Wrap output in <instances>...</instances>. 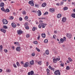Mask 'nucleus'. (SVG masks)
<instances>
[{"label": "nucleus", "mask_w": 75, "mask_h": 75, "mask_svg": "<svg viewBox=\"0 0 75 75\" xmlns=\"http://www.w3.org/2000/svg\"><path fill=\"white\" fill-rule=\"evenodd\" d=\"M2 69H0V72H2Z\"/></svg>", "instance_id": "obj_57"}, {"label": "nucleus", "mask_w": 75, "mask_h": 75, "mask_svg": "<svg viewBox=\"0 0 75 75\" xmlns=\"http://www.w3.org/2000/svg\"><path fill=\"white\" fill-rule=\"evenodd\" d=\"M66 69H67V70H68L69 69V67L67 66L66 67Z\"/></svg>", "instance_id": "obj_39"}, {"label": "nucleus", "mask_w": 75, "mask_h": 75, "mask_svg": "<svg viewBox=\"0 0 75 75\" xmlns=\"http://www.w3.org/2000/svg\"><path fill=\"white\" fill-rule=\"evenodd\" d=\"M35 55V54L34 53H33L32 54V56L33 57H34Z\"/></svg>", "instance_id": "obj_54"}, {"label": "nucleus", "mask_w": 75, "mask_h": 75, "mask_svg": "<svg viewBox=\"0 0 75 75\" xmlns=\"http://www.w3.org/2000/svg\"><path fill=\"white\" fill-rule=\"evenodd\" d=\"M29 26H26L25 27L26 29H27L28 30V29H29Z\"/></svg>", "instance_id": "obj_44"}, {"label": "nucleus", "mask_w": 75, "mask_h": 75, "mask_svg": "<svg viewBox=\"0 0 75 75\" xmlns=\"http://www.w3.org/2000/svg\"><path fill=\"white\" fill-rule=\"evenodd\" d=\"M4 51L5 52H6V53H7V52H8V51L7 50H4Z\"/></svg>", "instance_id": "obj_41"}, {"label": "nucleus", "mask_w": 75, "mask_h": 75, "mask_svg": "<svg viewBox=\"0 0 75 75\" xmlns=\"http://www.w3.org/2000/svg\"><path fill=\"white\" fill-rule=\"evenodd\" d=\"M3 27L5 29H7V26L6 25H4L3 26Z\"/></svg>", "instance_id": "obj_32"}, {"label": "nucleus", "mask_w": 75, "mask_h": 75, "mask_svg": "<svg viewBox=\"0 0 75 75\" xmlns=\"http://www.w3.org/2000/svg\"><path fill=\"white\" fill-rule=\"evenodd\" d=\"M0 31L2 32H3L4 33H6V29H1Z\"/></svg>", "instance_id": "obj_10"}, {"label": "nucleus", "mask_w": 75, "mask_h": 75, "mask_svg": "<svg viewBox=\"0 0 75 75\" xmlns=\"http://www.w3.org/2000/svg\"><path fill=\"white\" fill-rule=\"evenodd\" d=\"M64 64L63 63H62L61 64H60V66H61L62 67H64Z\"/></svg>", "instance_id": "obj_36"}, {"label": "nucleus", "mask_w": 75, "mask_h": 75, "mask_svg": "<svg viewBox=\"0 0 75 75\" xmlns=\"http://www.w3.org/2000/svg\"><path fill=\"white\" fill-rule=\"evenodd\" d=\"M38 64H39V65H41L42 64L41 61H40L39 62H38Z\"/></svg>", "instance_id": "obj_38"}, {"label": "nucleus", "mask_w": 75, "mask_h": 75, "mask_svg": "<svg viewBox=\"0 0 75 75\" xmlns=\"http://www.w3.org/2000/svg\"><path fill=\"white\" fill-rule=\"evenodd\" d=\"M49 68L50 69H51V70H52L53 71H55V69L52 67H51V66L50 65L49 67Z\"/></svg>", "instance_id": "obj_8"}, {"label": "nucleus", "mask_w": 75, "mask_h": 75, "mask_svg": "<svg viewBox=\"0 0 75 75\" xmlns=\"http://www.w3.org/2000/svg\"><path fill=\"white\" fill-rule=\"evenodd\" d=\"M64 3L63 2H62L61 3V4H60V5H61V6H62V4H63Z\"/></svg>", "instance_id": "obj_60"}, {"label": "nucleus", "mask_w": 75, "mask_h": 75, "mask_svg": "<svg viewBox=\"0 0 75 75\" xmlns=\"http://www.w3.org/2000/svg\"><path fill=\"white\" fill-rule=\"evenodd\" d=\"M46 64H47V66H48V64H49V63H48V62H47Z\"/></svg>", "instance_id": "obj_55"}, {"label": "nucleus", "mask_w": 75, "mask_h": 75, "mask_svg": "<svg viewBox=\"0 0 75 75\" xmlns=\"http://www.w3.org/2000/svg\"><path fill=\"white\" fill-rule=\"evenodd\" d=\"M1 10H2V11H4V8L2 7L1 8Z\"/></svg>", "instance_id": "obj_52"}, {"label": "nucleus", "mask_w": 75, "mask_h": 75, "mask_svg": "<svg viewBox=\"0 0 75 75\" xmlns=\"http://www.w3.org/2000/svg\"><path fill=\"white\" fill-rule=\"evenodd\" d=\"M40 24H41V26L42 28H44L45 27V26L47 24L43 23V21L40 20Z\"/></svg>", "instance_id": "obj_1"}, {"label": "nucleus", "mask_w": 75, "mask_h": 75, "mask_svg": "<svg viewBox=\"0 0 75 75\" xmlns=\"http://www.w3.org/2000/svg\"><path fill=\"white\" fill-rule=\"evenodd\" d=\"M48 40L46 39L44 40V42H45V43H47V42H48Z\"/></svg>", "instance_id": "obj_28"}, {"label": "nucleus", "mask_w": 75, "mask_h": 75, "mask_svg": "<svg viewBox=\"0 0 75 75\" xmlns=\"http://www.w3.org/2000/svg\"><path fill=\"white\" fill-rule=\"evenodd\" d=\"M16 51H17L18 52H20V51H21V48H20V47H16Z\"/></svg>", "instance_id": "obj_6"}, {"label": "nucleus", "mask_w": 75, "mask_h": 75, "mask_svg": "<svg viewBox=\"0 0 75 75\" xmlns=\"http://www.w3.org/2000/svg\"><path fill=\"white\" fill-rule=\"evenodd\" d=\"M67 37H68V38H71L72 37V35L69 34H67Z\"/></svg>", "instance_id": "obj_11"}, {"label": "nucleus", "mask_w": 75, "mask_h": 75, "mask_svg": "<svg viewBox=\"0 0 75 75\" xmlns=\"http://www.w3.org/2000/svg\"><path fill=\"white\" fill-rule=\"evenodd\" d=\"M21 64H23V61L21 62Z\"/></svg>", "instance_id": "obj_61"}, {"label": "nucleus", "mask_w": 75, "mask_h": 75, "mask_svg": "<svg viewBox=\"0 0 75 75\" xmlns=\"http://www.w3.org/2000/svg\"><path fill=\"white\" fill-rule=\"evenodd\" d=\"M57 59H53V61L54 63H57Z\"/></svg>", "instance_id": "obj_22"}, {"label": "nucleus", "mask_w": 75, "mask_h": 75, "mask_svg": "<svg viewBox=\"0 0 75 75\" xmlns=\"http://www.w3.org/2000/svg\"><path fill=\"white\" fill-rule=\"evenodd\" d=\"M56 59L57 61H59L60 60V58H57Z\"/></svg>", "instance_id": "obj_49"}, {"label": "nucleus", "mask_w": 75, "mask_h": 75, "mask_svg": "<svg viewBox=\"0 0 75 75\" xmlns=\"http://www.w3.org/2000/svg\"><path fill=\"white\" fill-rule=\"evenodd\" d=\"M6 72L9 73V72H11V70H10V69H7V70H6Z\"/></svg>", "instance_id": "obj_33"}, {"label": "nucleus", "mask_w": 75, "mask_h": 75, "mask_svg": "<svg viewBox=\"0 0 75 75\" xmlns=\"http://www.w3.org/2000/svg\"><path fill=\"white\" fill-rule=\"evenodd\" d=\"M45 53L47 55L49 54V51L48 50H46L45 51Z\"/></svg>", "instance_id": "obj_26"}, {"label": "nucleus", "mask_w": 75, "mask_h": 75, "mask_svg": "<svg viewBox=\"0 0 75 75\" xmlns=\"http://www.w3.org/2000/svg\"><path fill=\"white\" fill-rule=\"evenodd\" d=\"M25 19H26V20H27V19L28 18V16H25Z\"/></svg>", "instance_id": "obj_46"}, {"label": "nucleus", "mask_w": 75, "mask_h": 75, "mask_svg": "<svg viewBox=\"0 0 75 75\" xmlns=\"http://www.w3.org/2000/svg\"><path fill=\"white\" fill-rule=\"evenodd\" d=\"M40 35H39L38 36V40H40Z\"/></svg>", "instance_id": "obj_53"}, {"label": "nucleus", "mask_w": 75, "mask_h": 75, "mask_svg": "<svg viewBox=\"0 0 75 75\" xmlns=\"http://www.w3.org/2000/svg\"><path fill=\"white\" fill-rule=\"evenodd\" d=\"M55 37H56V35H54L53 36V38L54 39H55Z\"/></svg>", "instance_id": "obj_43"}, {"label": "nucleus", "mask_w": 75, "mask_h": 75, "mask_svg": "<svg viewBox=\"0 0 75 75\" xmlns=\"http://www.w3.org/2000/svg\"><path fill=\"white\" fill-rule=\"evenodd\" d=\"M34 42V44H37V43H38V42L37 41H35Z\"/></svg>", "instance_id": "obj_50"}, {"label": "nucleus", "mask_w": 75, "mask_h": 75, "mask_svg": "<svg viewBox=\"0 0 75 75\" xmlns=\"http://www.w3.org/2000/svg\"><path fill=\"white\" fill-rule=\"evenodd\" d=\"M29 37H30V35H26V37H27V38H29Z\"/></svg>", "instance_id": "obj_51"}, {"label": "nucleus", "mask_w": 75, "mask_h": 75, "mask_svg": "<svg viewBox=\"0 0 75 75\" xmlns=\"http://www.w3.org/2000/svg\"><path fill=\"white\" fill-rule=\"evenodd\" d=\"M2 22L4 24H8V21L5 19H4L2 20Z\"/></svg>", "instance_id": "obj_2"}, {"label": "nucleus", "mask_w": 75, "mask_h": 75, "mask_svg": "<svg viewBox=\"0 0 75 75\" xmlns=\"http://www.w3.org/2000/svg\"><path fill=\"white\" fill-rule=\"evenodd\" d=\"M33 13H36V11H33Z\"/></svg>", "instance_id": "obj_64"}, {"label": "nucleus", "mask_w": 75, "mask_h": 75, "mask_svg": "<svg viewBox=\"0 0 75 75\" xmlns=\"http://www.w3.org/2000/svg\"><path fill=\"white\" fill-rule=\"evenodd\" d=\"M22 14H24V15H25V14H26V11H23L22 12Z\"/></svg>", "instance_id": "obj_24"}, {"label": "nucleus", "mask_w": 75, "mask_h": 75, "mask_svg": "<svg viewBox=\"0 0 75 75\" xmlns=\"http://www.w3.org/2000/svg\"><path fill=\"white\" fill-rule=\"evenodd\" d=\"M6 11L8 12H9V11H10V10L8 9H6Z\"/></svg>", "instance_id": "obj_45"}, {"label": "nucleus", "mask_w": 75, "mask_h": 75, "mask_svg": "<svg viewBox=\"0 0 75 75\" xmlns=\"http://www.w3.org/2000/svg\"><path fill=\"white\" fill-rule=\"evenodd\" d=\"M50 10L52 13H54V10L52 8L50 9Z\"/></svg>", "instance_id": "obj_21"}, {"label": "nucleus", "mask_w": 75, "mask_h": 75, "mask_svg": "<svg viewBox=\"0 0 75 75\" xmlns=\"http://www.w3.org/2000/svg\"><path fill=\"white\" fill-rule=\"evenodd\" d=\"M29 4H30V5L32 6H34V1H30L29 2Z\"/></svg>", "instance_id": "obj_4"}, {"label": "nucleus", "mask_w": 75, "mask_h": 75, "mask_svg": "<svg viewBox=\"0 0 75 75\" xmlns=\"http://www.w3.org/2000/svg\"><path fill=\"white\" fill-rule=\"evenodd\" d=\"M68 59L69 60V61H70V62H72V59H71L70 57H69L68 58Z\"/></svg>", "instance_id": "obj_30"}, {"label": "nucleus", "mask_w": 75, "mask_h": 75, "mask_svg": "<svg viewBox=\"0 0 75 75\" xmlns=\"http://www.w3.org/2000/svg\"><path fill=\"white\" fill-rule=\"evenodd\" d=\"M40 20H42V19H43L44 20H45V18H44V17H42L41 18H40Z\"/></svg>", "instance_id": "obj_47"}, {"label": "nucleus", "mask_w": 75, "mask_h": 75, "mask_svg": "<svg viewBox=\"0 0 75 75\" xmlns=\"http://www.w3.org/2000/svg\"><path fill=\"white\" fill-rule=\"evenodd\" d=\"M38 15V16H40L41 15V12L40 10H39L37 11Z\"/></svg>", "instance_id": "obj_9"}, {"label": "nucleus", "mask_w": 75, "mask_h": 75, "mask_svg": "<svg viewBox=\"0 0 75 75\" xmlns=\"http://www.w3.org/2000/svg\"><path fill=\"white\" fill-rule=\"evenodd\" d=\"M47 74L48 75H49V73H50V70L48 69H47Z\"/></svg>", "instance_id": "obj_25"}, {"label": "nucleus", "mask_w": 75, "mask_h": 75, "mask_svg": "<svg viewBox=\"0 0 75 75\" xmlns=\"http://www.w3.org/2000/svg\"><path fill=\"white\" fill-rule=\"evenodd\" d=\"M63 10H68V8L67 7H65L63 8Z\"/></svg>", "instance_id": "obj_27"}, {"label": "nucleus", "mask_w": 75, "mask_h": 75, "mask_svg": "<svg viewBox=\"0 0 75 75\" xmlns=\"http://www.w3.org/2000/svg\"><path fill=\"white\" fill-rule=\"evenodd\" d=\"M71 16L73 18H75V13H73Z\"/></svg>", "instance_id": "obj_29"}, {"label": "nucleus", "mask_w": 75, "mask_h": 75, "mask_svg": "<svg viewBox=\"0 0 75 75\" xmlns=\"http://www.w3.org/2000/svg\"><path fill=\"white\" fill-rule=\"evenodd\" d=\"M45 13L46 14H48V12H46Z\"/></svg>", "instance_id": "obj_63"}, {"label": "nucleus", "mask_w": 75, "mask_h": 75, "mask_svg": "<svg viewBox=\"0 0 75 75\" xmlns=\"http://www.w3.org/2000/svg\"><path fill=\"white\" fill-rule=\"evenodd\" d=\"M12 48L13 50H14V46H12Z\"/></svg>", "instance_id": "obj_58"}, {"label": "nucleus", "mask_w": 75, "mask_h": 75, "mask_svg": "<svg viewBox=\"0 0 75 75\" xmlns=\"http://www.w3.org/2000/svg\"><path fill=\"white\" fill-rule=\"evenodd\" d=\"M1 7H4V3H1Z\"/></svg>", "instance_id": "obj_23"}, {"label": "nucleus", "mask_w": 75, "mask_h": 75, "mask_svg": "<svg viewBox=\"0 0 75 75\" xmlns=\"http://www.w3.org/2000/svg\"><path fill=\"white\" fill-rule=\"evenodd\" d=\"M47 5V4H45V3H43L42 4V6L43 7H45Z\"/></svg>", "instance_id": "obj_20"}, {"label": "nucleus", "mask_w": 75, "mask_h": 75, "mask_svg": "<svg viewBox=\"0 0 75 75\" xmlns=\"http://www.w3.org/2000/svg\"><path fill=\"white\" fill-rule=\"evenodd\" d=\"M11 19H13V16H11Z\"/></svg>", "instance_id": "obj_62"}, {"label": "nucleus", "mask_w": 75, "mask_h": 75, "mask_svg": "<svg viewBox=\"0 0 75 75\" xmlns=\"http://www.w3.org/2000/svg\"><path fill=\"white\" fill-rule=\"evenodd\" d=\"M17 32L18 34H20L23 33V31L21 30H18Z\"/></svg>", "instance_id": "obj_15"}, {"label": "nucleus", "mask_w": 75, "mask_h": 75, "mask_svg": "<svg viewBox=\"0 0 75 75\" xmlns=\"http://www.w3.org/2000/svg\"><path fill=\"white\" fill-rule=\"evenodd\" d=\"M66 20H67V18H66L63 17L62 19V21L63 22H64V23H65V22L66 21Z\"/></svg>", "instance_id": "obj_13"}, {"label": "nucleus", "mask_w": 75, "mask_h": 75, "mask_svg": "<svg viewBox=\"0 0 75 75\" xmlns=\"http://www.w3.org/2000/svg\"><path fill=\"white\" fill-rule=\"evenodd\" d=\"M36 50L38 51V52H40V50L38 48H36Z\"/></svg>", "instance_id": "obj_34"}, {"label": "nucleus", "mask_w": 75, "mask_h": 75, "mask_svg": "<svg viewBox=\"0 0 75 75\" xmlns=\"http://www.w3.org/2000/svg\"><path fill=\"white\" fill-rule=\"evenodd\" d=\"M28 62H26L25 64H24V67H25V68H27V67H28V66H29V65Z\"/></svg>", "instance_id": "obj_5"}, {"label": "nucleus", "mask_w": 75, "mask_h": 75, "mask_svg": "<svg viewBox=\"0 0 75 75\" xmlns=\"http://www.w3.org/2000/svg\"><path fill=\"white\" fill-rule=\"evenodd\" d=\"M61 16H62L61 14L59 13L57 15V18H59L61 17Z\"/></svg>", "instance_id": "obj_18"}, {"label": "nucleus", "mask_w": 75, "mask_h": 75, "mask_svg": "<svg viewBox=\"0 0 75 75\" xmlns=\"http://www.w3.org/2000/svg\"><path fill=\"white\" fill-rule=\"evenodd\" d=\"M13 14L14 15V16H16V13L15 12H13Z\"/></svg>", "instance_id": "obj_59"}, {"label": "nucleus", "mask_w": 75, "mask_h": 75, "mask_svg": "<svg viewBox=\"0 0 75 75\" xmlns=\"http://www.w3.org/2000/svg\"><path fill=\"white\" fill-rule=\"evenodd\" d=\"M30 65H34V60H32V61H30Z\"/></svg>", "instance_id": "obj_16"}, {"label": "nucleus", "mask_w": 75, "mask_h": 75, "mask_svg": "<svg viewBox=\"0 0 75 75\" xmlns=\"http://www.w3.org/2000/svg\"><path fill=\"white\" fill-rule=\"evenodd\" d=\"M13 66L15 68H16L17 66H16V65L15 64H13Z\"/></svg>", "instance_id": "obj_48"}, {"label": "nucleus", "mask_w": 75, "mask_h": 75, "mask_svg": "<svg viewBox=\"0 0 75 75\" xmlns=\"http://www.w3.org/2000/svg\"><path fill=\"white\" fill-rule=\"evenodd\" d=\"M11 25L12 27H13V28H15V27H16V24H15L14 23H12Z\"/></svg>", "instance_id": "obj_12"}, {"label": "nucleus", "mask_w": 75, "mask_h": 75, "mask_svg": "<svg viewBox=\"0 0 75 75\" xmlns=\"http://www.w3.org/2000/svg\"><path fill=\"white\" fill-rule=\"evenodd\" d=\"M28 23L27 22H26L24 24L25 26H28Z\"/></svg>", "instance_id": "obj_31"}, {"label": "nucleus", "mask_w": 75, "mask_h": 75, "mask_svg": "<svg viewBox=\"0 0 75 75\" xmlns=\"http://www.w3.org/2000/svg\"><path fill=\"white\" fill-rule=\"evenodd\" d=\"M37 28L33 27L32 28V30L33 31H34L35 30H37Z\"/></svg>", "instance_id": "obj_17"}, {"label": "nucleus", "mask_w": 75, "mask_h": 75, "mask_svg": "<svg viewBox=\"0 0 75 75\" xmlns=\"http://www.w3.org/2000/svg\"><path fill=\"white\" fill-rule=\"evenodd\" d=\"M54 33L55 34H57V32L56 30H55V31H54Z\"/></svg>", "instance_id": "obj_56"}, {"label": "nucleus", "mask_w": 75, "mask_h": 75, "mask_svg": "<svg viewBox=\"0 0 75 75\" xmlns=\"http://www.w3.org/2000/svg\"><path fill=\"white\" fill-rule=\"evenodd\" d=\"M0 50H3V46H2V45H1L0 46Z\"/></svg>", "instance_id": "obj_35"}, {"label": "nucleus", "mask_w": 75, "mask_h": 75, "mask_svg": "<svg viewBox=\"0 0 75 75\" xmlns=\"http://www.w3.org/2000/svg\"><path fill=\"white\" fill-rule=\"evenodd\" d=\"M16 64L18 67H19V66H20V64L18 62H17Z\"/></svg>", "instance_id": "obj_40"}, {"label": "nucleus", "mask_w": 75, "mask_h": 75, "mask_svg": "<svg viewBox=\"0 0 75 75\" xmlns=\"http://www.w3.org/2000/svg\"><path fill=\"white\" fill-rule=\"evenodd\" d=\"M41 36L43 38H45V34L42 33L41 34Z\"/></svg>", "instance_id": "obj_19"}, {"label": "nucleus", "mask_w": 75, "mask_h": 75, "mask_svg": "<svg viewBox=\"0 0 75 75\" xmlns=\"http://www.w3.org/2000/svg\"><path fill=\"white\" fill-rule=\"evenodd\" d=\"M38 27L39 28H41V24L40 23V24L39 25Z\"/></svg>", "instance_id": "obj_37"}, {"label": "nucleus", "mask_w": 75, "mask_h": 75, "mask_svg": "<svg viewBox=\"0 0 75 75\" xmlns=\"http://www.w3.org/2000/svg\"><path fill=\"white\" fill-rule=\"evenodd\" d=\"M54 74L55 75H61V73H60V72H59V70H57L55 71L54 72Z\"/></svg>", "instance_id": "obj_3"}, {"label": "nucleus", "mask_w": 75, "mask_h": 75, "mask_svg": "<svg viewBox=\"0 0 75 75\" xmlns=\"http://www.w3.org/2000/svg\"><path fill=\"white\" fill-rule=\"evenodd\" d=\"M33 74H34V71H32L28 73V75H33Z\"/></svg>", "instance_id": "obj_7"}, {"label": "nucleus", "mask_w": 75, "mask_h": 75, "mask_svg": "<svg viewBox=\"0 0 75 75\" xmlns=\"http://www.w3.org/2000/svg\"><path fill=\"white\" fill-rule=\"evenodd\" d=\"M20 21H22L23 20V18L21 17H20L19 18Z\"/></svg>", "instance_id": "obj_42"}, {"label": "nucleus", "mask_w": 75, "mask_h": 75, "mask_svg": "<svg viewBox=\"0 0 75 75\" xmlns=\"http://www.w3.org/2000/svg\"><path fill=\"white\" fill-rule=\"evenodd\" d=\"M60 41V42L61 43H63V42H64V41H65V39L62 38H61Z\"/></svg>", "instance_id": "obj_14"}]
</instances>
